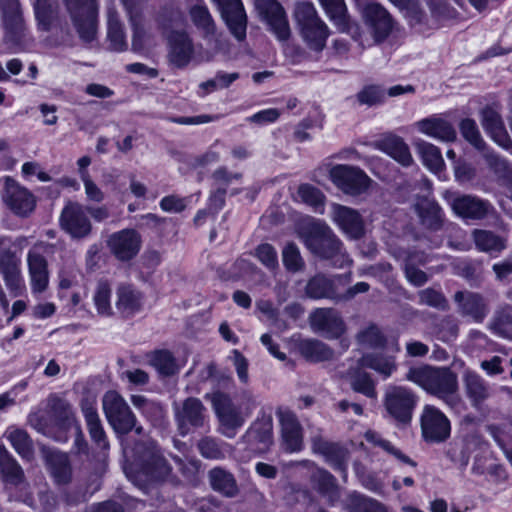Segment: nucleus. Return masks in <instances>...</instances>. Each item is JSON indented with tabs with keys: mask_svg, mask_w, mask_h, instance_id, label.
<instances>
[{
	"mask_svg": "<svg viewBox=\"0 0 512 512\" xmlns=\"http://www.w3.org/2000/svg\"><path fill=\"white\" fill-rule=\"evenodd\" d=\"M406 378L427 393L441 399L452 409L461 404L457 374L448 367L423 365L410 368Z\"/></svg>",
	"mask_w": 512,
	"mask_h": 512,
	"instance_id": "nucleus-1",
	"label": "nucleus"
},
{
	"mask_svg": "<svg viewBox=\"0 0 512 512\" xmlns=\"http://www.w3.org/2000/svg\"><path fill=\"white\" fill-rule=\"evenodd\" d=\"M302 239L312 254L330 261L334 267L343 268L352 263L342 241L324 222H312Z\"/></svg>",
	"mask_w": 512,
	"mask_h": 512,
	"instance_id": "nucleus-2",
	"label": "nucleus"
},
{
	"mask_svg": "<svg viewBox=\"0 0 512 512\" xmlns=\"http://www.w3.org/2000/svg\"><path fill=\"white\" fill-rule=\"evenodd\" d=\"M209 397L215 414L220 424V432L227 438H233L237 431L243 426L246 417H248L256 407L254 396L245 391L242 394V400L235 404L225 393L214 392Z\"/></svg>",
	"mask_w": 512,
	"mask_h": 512,
	"instance_id": "nucleus-3",
	"label": "nucleus"
},
{
	"mask_svg": "<svg viewBox=\"0 0 512 512\" xmlns=\"http://www.w3.org/2000/svg\"><path fill=\"white\" fill-rule=\"evenodd\" d=\"M362 18L369 36L357 25L348 27V33L362 48L380 44L394 29V20L390 13L379 3L369 2L362 7Z\"/></svg>",
	"mask_w": 512,
	"mask_h": 512,
	"instance_id": "nucleus-4",
	"label": "nucleus"
},
{
	"mask_svg": "<svg viewBox=\"0 0 512 512\" xmlns=\"http://www.w3.org/2000/svg\"><path fill=\"white\" fill-rule=\"evenodd\" d=\"M294 16L300 35L310 50L321 52L326 46L330 31L328 26L320 19L313 4L298 3Z\"/></svg>",
	"mask_w": 512,
	"mask_h": 512,
	"instance_id": "nucleus-5",
	"label": "nucleus"
},
{
	"mask_svg": "<svg viewBox=\"0 0 512 512\" xmlns=\"http://www.w3.org/2000/svg\"><path fill=\"white\" fill-rule=\"evenodd\" d=\"M417 402L418 397L411 389L397 385L389 386L385 391L383 399L387 415L398 426H407L411 423Z\"/></svg>",
	"mask_w": 512,
	"mask_h": 512,
	"instance_id": "nucleus-6",
	"label": "nucleus"
},
{
	"mask_svg": "<svg viewBox=\"0 0 512 512\" xmlns=\"http://www.w3.org/2000/svg\"><path fill=\"white\" fill-rule=\"evenodd\" d=\"M103 411L108 423L118 434H127L135 428L137 434L143 432L141 426H136V416L126 401L115 391H108L102 399Z\"/></svg>",
	"mask_w": 512,
	"mask_h": 512,
	"instance_id": "nucleus-7",
	"label": "nucleus"
},
{
	"mask_svg": "<svg viewBox=\"0 0 512 512\" xmlns=\"http://www.w3.org/2000/svg\"><path fill=\"white\" fill-rule=\"evenodd\" d=\"M64 3L80 38L85 42L94 40L98 14L96 0H64Z\"/></svg>",
	"mask_w": 512,
	"mask_h": 512,
	"instance_id": "nucleus-8",
	"label": "nucleus"
},
{
	"mask_svg": "<svg viewBox=\"0 0 512 512\" xmlns=\"http://www.w3.org/2000/svg\"><path fill=\"white\" fill-rule=\"evenodd\" d=\"M329 176L338 189L351 196L366 192L371 183V179L363 170L351 165H335L330 169Z\"/></svg>",
	"mask_w": 512,
	"mask_h": 512,
	"instance_id": "nucleus-9",
	"label": "nucleus"
},
{
	"mask_svg": "<svg viewBox=\"0 0 512 512\" xmlns=\"http://www.w3.org/2000/svg\"><path fill=\"white\" fill-rule=\"evenodd\" d=\"M53 245L39 242L27 253V265L31 289L34 293L44 292L49 284L48 263L45 255L50 253Z\"/></svg>",
	"mask_w": 512,
	"mask_h": 512,
	"instance_id": "nucleus-10",
	"label": "nucleus"
},
{
	"mask_svg": "<svg viewBox=\"0 0 512 512\" xmlns=\"http://www.w3.org/2000/svg\"><path fill=\"white\" fill-rule=\"evenodd\" d=\"M173 410L177 430L181 436H186L192 430L205 425L206 408L198 398L189 397L180 405L174 403Z\"/></svg>",
	"mask_w": 512,
	"mask_h": 512,
	"instance_id": "nucleus-11",
	"label": "nucleus"
},
{
	"mask_svg": "<svg viewBox=\"0 0 512 512\" xmlns=\"http://www.w3.org/2000/svg\"><path fill=\"white\" fill-rule=\"evenodd\" d=\"M421 433L428 443H441L450 437L451 425L447 416L433 405H425L420 417Z\"/></svg>",
	"mask_w": 512,
	"mask_h": 512,
	"instance_id": "nucleus-12",
	"label": "nucleus"
},
{
	"mask_svg": "<svg viewBox=\"0 0 512 512\" xmlns=\"http://www.w3.org/2000/svg\"><path fill=\"white\" fill-rule=\"evenodd\" d=\"M255 7L261 18L269 26L270 31L280 42H285L290 38L291 29L288 17L278 1L255 0Z\"/></svg>",
	"mask_w": 512,
	"mask_h": 512,
	"instance_id": "nucleus-13",
	"label": "nucleus"
},
{
	"mask_svg": "<svg viewBox=\"0 0 512 512\" xmlns=\"http://www.w3.org/2000/svg\"><path fill=\"white\" fill-rule=\"evenodd\" d=\"M311 329L326 339H339L346 332L341 314L334 308H316L309 315Z\"/></svg>",
	"mask_w": 512,
	"mask_h": 512,
	"instance_id": "nucleus-14",
	"label": "nucleus"
},
{
	"mask_svg": "<svg viewBox=\"0 0 512 512\" xmlns=\"http://www.w3.org/2000/svg\"><path fill=\"white\" fill-rule=\"evenodd\" d=\"M349 282L350 277L347 275L327 277L319 273L307 281L305 294L311 299H330L334 302H340V288Z\"/></svg>",
	"mask_w": 512,
	"mask_h": 512,
	"instance_id": "nucleus-15",
	"label": "nucleus"
},
{
	"mask_svg": "<svg viewBox=\"0 0 512 512\" xmlns=\"http://www.w3.org/2000/svg\"><path fill=\"white\" fill-rule=\"evenodd\" d=\"M86 212L80 203L68 202L59 218L61 228L74 239L86 238L92 231V224Z\"/></svg>",
	"mask_w": 512,
	"mask_h": 512,
	"instance_id": "nucleus-16",
	"label": "nucleus"
},
{
	"mask_svg": "<svg viewBox=\"0 0 512 512\" xmlns=\"http://www.w3.org/2000/svg\"><path fill=\"white\" fill-rule=\"evenodd\" d=\"M444 197L456 215L463 219L480 220L487 216L491 207L486 200L473 195H454L445 191Z\"/></svg>",
	"mask_w": 512,
	"mask_h": 512,
	"instance_id": "nucleus-17",
	"label": "nucleus"
},
{
	"mask_svg": "<svg viewBox=\"0 0 512 512\" xmlns=\"http://www.w3.org/2000/svg\"><path fill=\"white\" fill-rule=\"evenodd\" d=\"M3 200L13 213L21 217L28 216L36 206L34 195L9 177L5 179Z\"/></svg>",
	"mask_w": 512,
	"mask_h": 512,
	"instance_id": "nucleus-18",
	"label": "nucleus"
},
{
	"mask_svg": "<svg viewBox=\"0 0 512 512\" xmlns=\"http://www.w3.org/2000/svg\"><path fill=\"white\" fill-rule=\"evenodd\" d=\"M110 252L120 261L134 258L141 248V236L134 229H123L107 239Z\"/></svg>",
	"mask_w": 512,
	"mask_h": 512,
	"instance_id": "nucleus-19",
	"label": "nucleus"
},
{
	"mask_svg": "<svg viewBox=\"0 0 512 512\" xmlns=\"http://www.w3.org/2000/svg\"><path fill=\"white\" fill-rule=\"evenodd\" d=\"M5 39L18 44L25 36V23L18 0H0Z\"/></svg>",
	"mask_w": 512,
	"mask_h": 512,
	"instance_id": "nucleus-20",
	"label": "nucleus"
},
{
	"mask_svg": "<svg viewBox=\"0 0 512 512\" xmlns=\"http://www.w3.org/2000/svg\"><path fill=\"white\" fill-rule=\"evenodd\" d=\"M220 8L221 16L230 33L238 40L246 38L247 17L240 0H215Z\"/></svg>",
	"mask_w": 512,
	"mask_h": 512,
	"instance_id": "nucleus-21",
	"label": "nucleus"
},
{
	"mask_svg": "<svg viewBox=\"0 0 512 512\" xmlns=\"http://www.w3.org/2000/svg\"><path fill=\"white\" fill-rule=\"evenodd\" d=\"M457 311L462 317H468L476 323H482L489 313L484 297L472 291H457L454 294Z\"/></svg>",
	"mask_w": 512,
	"mask_h": 512,
	"instance_id": "nucleus-22",
	"label": "nucleus"
},
{
	"mask_svg": "<svg viewBox=\"0 0 512 512\" xmlns=\"http://www.w3.org/2000/svg\"><path fill=\"white\" fill-rule=\"evenodd\" d=\"M332 219L349 238L359 239L364 235V222L357 210L335 203Z\"/></svg>",
	"mask_w": 512,
	"mask_h": 512,
	"instance_id": "nucleus-23",
	"label": "nucleus"
},
{
	"mask_svg": "<svg viewBox=\"0 0 512 512\" xmlns=\"http://www.w3.org/2000/svg\"><path fill=\"white\" fill-rule=\"evenodd\" d=\"M169 59L177 68L186 67L194 54L193 40L185 31H172L168 36Z\"/></svg>",
	"mask_w": 512,
	"mask_h": 512,
	"instance_id": "nucleus-24",
	"label": "nucleus"
},
{
	"mask_svg": "<svg viewBox=\"0 0 512 512\" xmlns=\"http://www.w3.org/2000/svg\"><path fill=\"white\" fill-rule=\"evenodd\" d=\"M462 381L465 396L471 406L477 410L482 409L492 394L489 384L479 374L470 370L464 372Z\"/></svg>",
	"mask_w": 512,
	"mask_h": 512,
	"instance_id": "nucleus-25",
	"label": "nucleus"
},
{
	"mask_svg": "<svg viewBox=\"0 0 512 512\" xmlns=\"http://www.w3.org/2000/svg\"><path fill=\"white\" fill-rule=\"evenodd\" d=\"M277 414L281 424L284 449L289 452L300 451L303 446V433L296 415L289 410L279 411Z\"/></svg>",
	"mask_w": 512,
	"mask_h": 512,
	"instance_id": "nucleus-26",
	"label": "nucleus"
},
{
	"mask_svg": "<svg viewBox=\"0 0 512 512\" xmlns=\"http://www.w3.org/2000/svg\"><path fill=\"white\" fill-rule=\"evenodd\" d=\"M0 273L7 288L14 296L19 295L24 285L21 277L20 260L15 252L9 249L0 252Z\"/></svg>",
	"mask_w": 512,
	"mask_h": 512,
	"instance_id": "nucleus-27",
	"label": "nucleus"
},
{
	"mask_svg": "<svg viewBox=\"0 0 512 512\" xmlns=\"http://www.w3.org/2000/svg\"><path fill=\"white\" fill-rule=\"evenodd\" d=\"M480 114L482 127L493 141L504 149H509L512 146V140L505 129L499 112L493 107L486 106Z\"/></svg>",
	"mask_w": 512,
	"mask_h": 512,
	"instance_id": "nucleus-28",
	"label": "nucleus"
},
{
	"mask_svg": "<svg viewBox=\"0 0 512 512\" xmlns=\"http://www.w3.org/2000/svg\"><path fill=\"white\" fill-rule=\"evenodd\" d=\"M188 16L201 37L217 43V26L208 7L204 3H196L189 8Z\"/></svg>",
	"mask_w": 512,
	"mask_h": 512,
	"instance_id": "nucleus-29",
	"label": "nucleus"
},
{
	"mask_svg": "<svg viewBox=\"0 0 512 512\" xmlns=\"http://www.w3.org/2000/svg\"><path fill=\"white\" fill-rule=\"evenodd\" d=\"M415 126L419 132L440 142L450 143L454 142L457 138L453 125L441 117L431 116L424 118L417 121Z\"/></svg>",
	"mask_w": 512,
	"mask_h": 512,
	"instance_id": "nucleus-30",
	"label": "nucleus"
},
{
	"mask_svg": "<svg viewBox=\"0 0 512 512\" xmlns=\"http://www.w3.org/2000/svg\"><path fill=\"white\" fill-rule=\"evenodd\" d=\"M273 425L270 418L255 421L243 435L245 443L256 450L265 451L273 443Z\"/></svg>",
	"mask_w": 512,
	"mask_h": 512,
	"instance_id": "nucleus-31",
	"label": "nucleus"
},
{
	"mask_svg": "<svg viewBox=\"0 0 512 512\" xmlns=\"http://www.w3.org/2000/svg\"><path fill=\"white\" fill-rule=\"evenodd\" d=\"M208 482L211 489L226 498H235L240 489L233 473L223 467H214L208 471Z\"/></svg>",
	"mask_w": 512,
	"mask_h": 512,
	"instance_id": "nucleus-32",
	"label": "nucleus"
},
{
	"mask_svg": "<svg viewBox=\"0 0 512 512\" xmlns=\"http://www.w3.org/2000/svg\"><path fill=\"white\" fill-rule=\"evenodd\" d=\"M81 410L84 415L87 429L91 439L102 449L108 448V441L100 417L95 407V400L85 398L81 401Z\"/></svg>",
	"mask_w": 512,
	"mask_h": 512,
	"instance_id": "nucleus-33",
	"label": "nucleus"
},
{
	"mask_svg": "<svg viewBox=\"0 0 512 512\" xmlns=\"http://www.w3.org/2000/svg\"><path fill=\"white\" fill-rule=\"evenodd\" d=\"M311 444L315 453L323 455L336 469L345 471L344 461L347 451L339 444L328 441L320 433L312 436Z\"/></svg>",
	"mask_w": 512,
	"mask_h": 512,
	"instance_id": "nucleus-34",
	"label": "nucleus"
},
{
	"mask_svg": "<svg viewBox=\"0 0 512 512\" xmlns=\"http://www.w3.org/2000/svg\"><path fill=\"white\" fill-rule=\"evenodd\" d=\"M377 147L402 166L408 167L414 162L409 146L399 136L388 135L377 143Z\"/></svg>",
	"mask_w": 512,
	"mask_h": 512,
	"instance_id": "nucleus-35",
	"label": "nucleus"
},
{
	"mask_svg": "<svg viewBox=\"0 0 512 512\" xmlns=\"http://www.w3.org/2000/svg\"><path fill=\"white\" fill-rule=\"evenodd\" d=\"M116 307L125 316H131L140 311L143 295L130 284H121L116 291Z\"/></svg>",
	"mask_w": 512,
	"mask_h": 512,
	"instance_id": "nucleus-36",
	"label": "nucleus"
},
{
	"mask_svg": "<svg viewBox=\"0 0 512 512\" xmlns=\"http://www.w3.org/2000/svg\"><path fill=\"white\" fill-rule=\"evenodd\" d=\"M4 438L11 444L16 453L28 461L34 457L33 441L26 430L17 426H9L4 434Z\"/></svg>",
	"mask_w": 512,
	"mask_h": 512,
	"instance_id": "nucleus-37",
	"label": "nucleus"
},
{
	"mask_svg": "<svg viewBox=\"0 0 512 512\" xmlns=\"http://www.w3.org/2000/svg\"><path fill=\"white\" fill-rule=\"evenodd\" d=\"M142 461L145 473L154 480H163L170 474L169 464L154 445L142 456Z\"/></svg>",
	"mask_w": 512,
	"mask_h": 512,
	"instance_id": "nucleus-38",
	"label": "nucleus"
},
{
	"mask_svg": "<svg viewBox=\"0 0 512 512\" xmlns=\"http://www.w3.org/2000/svg\"><path fill=\"white\" fill-rule=\"evenodd\" d=\"M415 211L423 226L427 229L437 231L443 225V216L440 206L429 199H421L415 205Z\"/></svg>",
	"mask_w": 512,
	"mask_h": 512,
	"instance_id": "nucleus-39",
	"label": "nucleus"
},
{
	"mask_svg": "<svg viewBox=\"0 0 512 512\" xmlns=\"http://www.w3.org/2000/svg\"><path fill=\"white\" fill-rule=\"evenodd\" d=\"M122 1L133 30L132 46L135 50L141 49L143 46V41L146 37L142 10L135 0Z\"/></svg>",
	"mask_w": 512,
	"mask_h": 512,
	"instance_id": "nucleus-40",
	"label": "nucleus"
},
{
	"mask_svg": "<svg viewBox=\"0 0 512 512\" xmlns=\"http://www.w3.org/2000/svg\"><path fill=\"white\" fill-rule=\"evenodd\" d=\"M300 354L308 361L323 362L334 357V351L325 343L317 339H306L299 343Z\"/></svg>",
	"mask_w": 512,
	"mask_h": 512,
	"instance_id": "nucleus-41",
	"label": "nucleus"
},
{
	"mask_svg": "<svg viewBox=\"0 0 512 512\" xmlns=\"http://www.w3.org/2000/svg\"><path fill=\"white\" fill-rule=\"evenodd\" d=\"M472 236L476 248L481 252L498 254L506 248V239L492 231L475 229Z\"/></svg>",
	"mask_w": 512,
	"mask_h": 512,
	"instance_id": "nucleus-42",
	"label": "nucleus"
},
{
	"mask_svg": "<svg viewBox=\"0 0 512 512\" xmlns=\"http://www.w3.org/2000/svg\"><path fill=\"white\" fill-rule=\"evenodd\" d=\"M35 18L40 30H50L52 24L58 18L57 0H33Z\"/></svg>",
	"mask_w": 512,
	"mask_h": 512,
	"instance_id": "nucleus-43",
	"label": "nucleus"
},
{
	"mask_svg": "<svg viewBox=\"0 0 512 512\" xmlns=\"http://www.w3.org/2000/svg\"><path fill=\"white\" fill-rule=\"evenodd\" d=\"M0 470L6 482L19 485L24 481V471L4 445H0Z\"/></svg>",
	"mask_w": 512,
	"mask_h": 512,
	"instance_id": "nucleus-44",
	"label": "nucleus"
},
{
	"mask_svg": "<svg viewBox=\"0 0 512 512\" xmlns=\"http://www.w3.org/2000/svg\"><path fill=\"white\" fill-rule=\"evenodd\" d=\"M345 508L348 512H388L381 502L356 491L348 494Z\"/></svg>",
	"mask_w": 512,
	"mask_h": 512,
	"instance_id": "nucleus-45",
	"label": "nucleus"
},
{
	"mask_svg": "<svg viewBox=\"0 0 512 512\" xmlns=\"http://www.w3.org/2000/svg\"><path fill=\"white\" fill-rule=\"evenodd\" d=\"M415 147L421 156L423 164L432 172H441L444 168V160L440 149L432 143L417 140Z\"/></svg>",
	"mask_w": 512,
	"mask_h": 512,
	"instance_id": "nucleus-46",
	"label": "nucleus"
},
{
	"mask_svg": "<svg viewBox=\"0 0 512 512\" xmlns=\"http://www.w3.org/2000/svg\"><path fill=\"white\" fill-rule=\"evenodd\" d=\"M108 39L110 41V48L114 51L121 52L126 50L127 42L123 25L120 21L119 15L114 8L108 9Z\"/></svg>",
	"mask_w": 512,
	"mask_h": 512,
	"instance_id": "nucleus-47",
	"label": "nucleus"
},
{
	"mask_svg": "<svg viewBox=\"0 0 512 512\" xmlns=\"http://www.w3.org/2000/svg\"><path fill=\"white\" fill-rule=\"evenodd\" d=\"M312 477L317 490L323 496L328 498L331 505L339 500V487L337 485L336 478L331 473L324 469H318Z\"/></svg>",
	"mask_w": 512,
	"mask_h": 512,
	"instance_id": "nucleus-48",
	"label": "nucleus"
},
{
	"mask_svg": "<svg viewBox=\"0 0 512 512\" xmlns=\"http://www.w3.org/2000/svg\"><path fill=\"white\" fill-rule=\"evenodd\" d=\"M49 470L57 484H67L72 477L71 467L66 454L51 452L47 457Z\"/></svg>",
	"mask_w": 512,
	"mask_h": 512,
	"instance_id": "nucleus-49",
	"label": "nucleus"
},
{
	"mask_svg": "<svg viewBox=\"0 0 512 512\" xmlns=\"http://www.w3.org/2000/svg\"><path fill=\"white\" fill-rule=\"evenodd\" d=\"M359 363L362 367L370 368L388 378L396 370V363L393 357L384 356L381 354H366Z\"/></svg>",
	"mask_w": 512,
	"mask_h": 512,
	"instance_id": "nucleus-50",
	"label": "nucleus"
},
{
	"mask_svg": "<svg viewBox=\"0 0 512 512\" xmlns=\"http://www.w3.org/2000/svg\"><path fill=\"white\" fill-rule=\"evenodd\" d=\"M489 328L501 337L512 339V305L496 310Z\"/></svg>",
	"mask_w": 512,
	"mask_h": 512,
	"instance_id": "nucleus-51",
	"label": "nucleus"
},
{
	"mask_svg": "<svg viewBox=\"0 0 512 512\" xmlns=\"http://www.w3.org/2000/svg\"><path fill=\"white\" fill-rule=\"evenodd\" d=\"M149 362L164 377L173 376L179 371L175 357L167 350L153 352Z\"/></svg>",
	"mask_w": 512,
	"mask_h": 512,
	"instance_id": "nucleus-52",
	"label": "nucleus"
},
{
	"mask_svg": "<svg viewBox=\"0 0 512 512\" xmlns=\"http://www.w3.org/2000/svg\"><path fill=\"white\" fill-rule=\"evenodd\" d=\"M111 293V284L107 280L101 279L97 282L93 294V302L97 313L101 316H111L113 314Z\"/></svg>",
	"mask_w": 512,
	"mask_h": 512,
	"instance_id": "nucleus-53",
	"label": "nucleus"
},
{
	"mask_svg": "<svg viewBox=\"0 0 512 512\" xmlns=\"http://www.w3.org/2000/svg\"><path fill=\"white\" fill-rule=\"evenodd\" d=\"M239 78V73H226L223 71H219L216 73L214 78L204 81L199 84V88L202 92L199 93L201 97L206 96L207 94L219 90L228 88L234 81Z\"/></svg>",
	"mask_w": 512,
	"mask_h": 512,
	"instance_id": "nucleus-54",
	"label": "nucleus"
},
{
	"mask_svg": "<svg viewBox=\"0 0 512 512\" xmlns=\"http://www.w3.org/2000/svg\"><path fill=\"white\" fill-rule=\"evenodd\" d=\"M297 193L302 202L311 206L317 212H323L326 197L320 189L310 184H301Z\"/></svg>",
	"mask_w": 512,
	"mask_h": 512,
	"instance_id": "nucleus-55",
	"label": "nucleus"
},
{
	"mask_svg": "<svg viewBox=\"0 0 512 512\" xmlns=\"http://www.w3.org/2000/svg\"><path fill=\"white\" fill-rule=\"evenodd\" d=\"M283 265L289 272H300L305 268V261L295 243H288L282 251Z\"/></svg>",
	"mask_w": 512,
	"mask_h": 512,
	"instance_id": "nucleus-56",
	"label": "nucleus"
},
{
	"mask_svg": "<svg viewBox=\"0 0 512 512\" xmlns=\"http://www.w3.org/2000/svg\"><path fill=\"white\" fill-rule=\"evenodd\" d=\"M197 449L202 457L221 460L226 456L224 444L212 437H204L197 443Z\"/></svg>",
	"mask_w": 512,
	"mask_h": 512,
	"instance_id": "nucleus-57",
	"label": "nucleus"
},
{
	"mask_svg": "<svg viewBox=\"0 0 512 512\" xmlns=\"http://www.w3.org/2000/svg\"><path fill=\"white\" fill-rule=\"evenodd\" d=\"M351 387L354 391L362 393L366 397L375 398L376 390L370 375L364 371H357L351 377Z\"/></svg>",
	"mask_w": 512,
	"mask_h": 512,
	"instance_id": "nucleus-58",
	"label": "nucleus"
},
{
	"mask_svg": "<svg viewBox=\"0 0 512 512\" xmlns=\"http://www.w3.org/2000/svg\"><path fill=\"white\" fill-rule=\"evenodd\" d=\"M460 132L462 136L476 149L484 150L485 142L481 137L477 124L472 119H464L460 123Z\"/></svg>",
	"mask_w": 512,
	"mask_h": 512,
	"instance_id": "nucleus-59",
	"label": "nucleus"
},
{
	"mask_svg": "<svg viewBox=\"0 0 512 512\" xmlns=\"http://www.w3.org/2000/svg\"><path fill=\"white\" fill-rule=\"evenodd\" d=\"M420 304L427 305L439 310H447L449 305L442 292L433 288H426L418 292Z\"/></svg>",
	"mask_w": 512,
	"mask_h": 512,
	"instance_id": "nucleus-60",
	"label": "nucleus"
},
{
	"mask_svg": "<svg viewBox=\"0 0 512 512\" xmlns=\"http://www.w3.org/2000/svg\"><path fill=\"white\" fill-rule=\"evenodd\" d=\"M326 13L337 25H346L344 0H319Z\"/></svg>",
	"mask_w": 512,
	"mask_h": 512,
	"instance_id": "nucleus-61",
	"label": "nucleus"
},
{
	"mask_svg": "<svg viewBox=\"0 0 512 512\" xmlns=\"http://www.w3.org/2000/svg\"><path fill=\"white\" fill-rule=\"evenodd\" d=\"M356 98L362 105L373 106L383 102L385 93L381 87L377 85H369L360 90L357 93Z\"/></svg>",
	"mask_w": 512,
	"mask_h": 512,
	"instance_id": "nucleus-62",
	"label": "nucleus"
},
{
	"mask_svg": "<svg viewBox=\"0 0 512 512\" xmlns=\"http://www.w3.org/2000/svg\"><path fill=\"white\" fill-rule=\"evenodd\" d=\"M257 259L268 269L274 270L278 268V256L275 248L268 244H260L255 250Z\"/></svg>",
	"mask_w": 512,
	"mask_h": 512,
	"instance_id": "nucleus-63",
	"label": "nucleus"
},
{
	"mask_svg": "<svg viewBox=\"0 0 512 512\" xmlns=\"http://www.w3.org/2000/svg\"><path fill=\"white\" fill-rule=\"evenodd\" d=\"M357 340L360 344L371 348L382 347L385 342L384 336L376 326H370L364 331L359 332Z\"/></svg>",
	"mask_w": 512,
	"mask_h": 512,
	"instance_id": "nucleus-64",
	"label": "nucleus"
}]
</instances>
